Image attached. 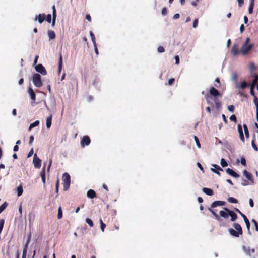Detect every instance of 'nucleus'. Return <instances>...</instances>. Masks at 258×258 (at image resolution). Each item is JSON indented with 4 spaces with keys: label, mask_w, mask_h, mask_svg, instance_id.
Wrapping results in <instances>:
<instances>
[{
    "label": "nucleus",
    "mask_w": 258,
    "mask_h": 258,
    "mask_svg": "<svg viewBox=\"0 0 258 258\" xmlns=\"http://www.w3.org/2000/svg\"><path fill=\"white\" fill-rule=\"evenodd\" d=\"M33 148H31V149L30 150V151H29L28 155H27V157L29 158V157H30L31 156H32V155L33 154Z\"/></svg>",
    "instance_id": "13d9d810"
},
{
    "label": "nucleus",
    "mask_w": 258,
    "mask_h": 258,
    "mask_svg": "<svg viewBox=\"0 0 258 258\" xmlns=\"http://www.w3.org/2000/svg\"><path fill=\"white\" fill-rule=\"evenodd\" d=\"M254 5V0H250V5L248 8V12L250 14H252L253 13V9Z\"/></svg>",
    "instance_id": "4be33fe9"
},
{
    "label": "nucleus",
    "mask_w": 258,
    "mask_h": 258,
    "mask_svg": "<svg viewBox=\"0 0 258 258\" xmlns=\"http://www.w3.org/2000/svg\"><path fill=\"white\" fill-rule=\"evenodd\" d=\"M51 18H52V16H51V14H48L47 16L46 15L45 19H46V20L47 21V22H48V23L51 22Z\"/></svg>",
    "instance_id": "c03bdc74"
},
{
    "label": "nucleus",
    "mask_w": 258,
    "mask_h": 258,
    "mask_svg": "<svg viewBox=\"0 0 258 258\" xmlns=\"http://www.w3.org/2000/svg\"><path fill=\"white\" fill-rule=\"evenodd\" d=\"M227 201L231 203H237L238 200L234 197H229Z\"/></svg>",
    "instance_id": "7c9ffc66"
},
{
    "label": "nucleus",
    "mask_w": 258,
    "mask_h": 258,
    "mask_svg": "<svg viewBox=\"0 0 258 258\" xmlns=\"http://www.w3.org/2000/svg\"><path fill=\"white\" fill-rule=\"evenodd\" d=\"M252 222L253 223V224H254V226L255 227V230L258 231V223L257 222H256V221L254 219H252Z\"/></svg>",
    "instance_id": "09e8293b"
},
{
    "label": "nucleus",
    "mask_w": 258,
    "mask_h": 258,
    "mask_svg": "<svg viewBox=\"0 0 258 258\" xmlns=\"http://www.w3.org/2000/svg\"><path fill=\"white\" fill-rule=\"evenodd\" d=\"M231 53L234 56L238 55L240 53V50H238V44H235L233 45L231 50Z\"/></svg>",
    "instance_id": "2eb2a0df"
},
{
    "label": "nucleus",
    "mask_w": 258,
    "mask_h": 258,
    "mask_svg": "<svg viewBox=\"0 0 258 258\" xmlns=\"http://www.w3.org/2000/svg\"><path fill=\"white\" fill-rule=\"evenodd\" d=\"M167 14V9L165 8V7H164L163 8H162V14L163 15V16H165Z\"/></svg>",
    "instance_id": "603ef678"
},
{
    "label": "nucleus",
    "mask_w": 258,
    "mask_h": 258,
    "mask_svg": "<svg viewBox=\"0 0 258 258\" xmlns=\"http://www.w3.org/2000/svg\"><path fill=\"white\" fill-rule=\"evenodd\" d=\"M198 24V19H196L194 20V23H193V27L195 28H196L197 27Z\"/></svg>",
    "instance_id": "4d7b16f0"
},
{
    "label": "nucleus",
    "mask_w": 258,
    "mask_h": 258,
    "mask_svg": "<svg viewBox=\"0 0 258 258\" xmlns=\"http://www.w3.org/2000/svg\"><path fill=\"white\" fill-rule=\"evenodd\" d=\"M230 120L232 121H234V122H236L237 121V118H236V116L234 115V114H233L230 117Z\"/></svg>",
    "instance_id": "37998d69"
},
{
    "label": "nucleus",
    "mask_w": 258,
    "mask_h": 258,
    "mask_svg": "<svg viewBox=\"0 0 258 258\" xmlns=\"http://www.w3.org/2000/svg\"><path fill=\"white\" fill-rule=\"evenodd\" d=\"M87 196L89 198L93 199L96 197V194L94 190L89 189L87 193Z\"/></svg>",
    "instance_id": "aec40b11"
},
{
    "label": "nucleus",
    "mask_w": 258,
    "mask_h": 258,
    "mask_svg": "<svg viewBox=\"0 0 258 258\" xmlns=\"http://www.w3.org/2000/svg\"><path fill=\"white\" fill-rule=\"evenodd\" d=\"M30 238H31V234H30L28 237V239L27 240V242L25 244V245L24 246L25 248H26V249H27L28 248V244L29 243V242H30Z\"/></svg>",
    "instance_id": "de8ad7c7"
},
{
    "label": "nucleus",
    "mask_w": 258,
    "mask_h": 258,
    "mask_svg": "<svg viewBox=\"0 0 258 258\" xmlns=\"http://www.w3.org/2000/svg\"><path fill=\"white\" fill-rule=\"evenodd\" d=\"M242 249L245 252V253L249 256H250L255 252L254 248H251L250 247L248 246H243Z\"/></svg>",
    "instance_id": "9d476101"
},
{
    "label": "nucleus",
    "mask_w": 258,
    "mask_h": 258,
    "mask_svg": "<svg viewBox=\"0 0 258 258\" xmlns=\"http://www.w3.org/2000/svg\"><path fill=\"white\" fill-rule=\"evenodd\" d=\"M194 139H195V142L196 143L197 147L199 148H201V144H200V141H199V140L198 138L196 136H194Z\"/></svg>",
    "instance_id": "4c0bfd02"
},
{
    "label": "nucleus",
    "mask_w": 258,
    "mask_h": 258,
    "mask_svg": "<svg viewBox=\"0 0 258 258\" xmlns=\"http://www.w3.org/2000/svg\"><path fill=\"white\" fill-rule=\"evenodd\" d=\"M226 172L227 174H229L230 175H231L235 178H238L239 177V174H238L237 173H236L235 171H234L233 170L231 169L230 168H227L226 170Z\"/></svg>",
    "instance_id": "f3484780"
},
{
    "label": "nucleus",
    "mask_w": 258,
    "mask_h": 258,
    "mask_svg": "<svg viewBox=\"0 0 258 258\" xmlns=\"http://www.w3.org/2000/svg\"><path fill=\"white\" fill-rule=\"evenodd\" d=\"M52 118V115H50V116L48 117L46 119V127L47 128H49L51 127Z\"/></svg>",
    "instance_id": "393cba45"
},
{
    "label": "nucleus",
    "mask_w": 258,
    "mask_h": 258,
    "mask_svg": "<svg viewBox=\"0 0 258 258\" xmlns=\"http://www.w3.org/2000/svg\"><path fill=\"white\" fill-rule=\"evenodd\" d=\"M5 223L4 219L0 220V233H1Z\"/></svg>",
    "instance_id": "79ce46f5"
},
{
    "label": "nucleus",
    "mask_w": 258,
    "mask_h": 258,
    "mask_svg": "<svg viewBox=\"0 0 258 258\" xmlns=\"http://www.w3.org/2000/svg\"><path fill=\"white\" fill-rule=\"evenodd\" d=\"M241 163L243 166L246 165V160H245V158L243 157L241 158Z\"/></svg>",
    "instance_id": "864d4df0"
},
{
    "label": "nucleus",
    "mask_w": 258,
    "mask_h": 258,
    "mask_svg": "<svg viewBox=\"0 0 258 258\" xmlns=\"http://www.w3.org/2000/svg\"><path fill=\"white\" fill-rule=\"evenodd\" d=\"M52 17H53V18H52V26L54 27V25H55V20H56V16H52Z\"/></svg>",
    "instance_id": "0e129e2a"
},
{
    "label": "nucleus",
    "mask_w": 258,
    "mask_h": 258,
    "mask_svg": "<svg viewBox=\"0 0 258 258\" xmlns=\"http://www.w3.org/2000/svg\"><path fill=\"white\" fill-rule=\"evenodd\" d=\"M35 69L37 72L40 73L43 75H46L47 74V71L45 68L41 64L36 66Z\"/></svg>",
    "instance_id": "6e6552de"
},
{
    "label": "nucleus",
    "mask_w": 258,
    "mask_h": 258,
    "mask_svg": "<svg viewBox=\"0 0 258 258\" xmlns=\"http://www.w3.org/2000/svg\"><path fill=\"white\" fill-rule=\"evenodd\" d=\"M210 95L213 96L214 97H217L221 96V93L214 87H212L210 88L209 93L206 94L205 96V98L207 101L209 103Z\"/></svg>",
    "instance_id": "7ed1b4c3"
},
{
    "label": "nucleus",
    "mask_w": 258,
    "mask_h": 258,
    "mask_svg": "<svg viewBox=\"0 0 258 258\" xmlns=\"http://www.w3.org/2000/svg\"><path fill=\"white\" fill-rule=\"evenodd\" d=\"M237 129H238V133L239 134V138L240 139V140L242 142L244 143L245 142V138H244V134L243 133V129H242V125L241 124H239L237 125Z\"/></svg>",
    "instance_id": "9b49d317"
},
{
    "label": "nucleus",
    "mask_w": 258,
    "mask_h": 258,
    "mask_svg": "<svg viewBox=\"0 0 258 258\" xmlns=\"http://www.w3.org/2000/svg\"><path fill=\"white\" fill-rule=\"evenodd\" d=\"M28 93L30 95V96L31 98V99L35 101V100H36V95H35V92H34L33 90L32 89V88L31 87H29L28 88Z\"/></svg>",
    "instance_id": "6ab92c4d"
},
{
    "label": "nucleus",
    "mask_w": 258,
    "mask_h": 258,
    "mask_svg": "<svg viewBox=\"0 0 258 258\" xmlns=\"http://www.w3.org/2000/svg\"><path fill=\"white\" fill-rule=\"evenodd\" d=\"M90 35L91 36V40L93 43V45H95V44H96L95 37L94 34H93V33L92 31L90 32Z\"/></svg>",
    "instance_id": "2f4dec72"
},
{
    "label": "nucleus",
    "mask_w": 258,
    "mask_h": 258,
    "mask_svg": "<svg viewBox=\"0 0 258 258\" xmlns=\"http://www.w3.org/2000/svg\"><path fill=\"white\" fill-rule=\"evenodd\" d=\"M86 222L88 224V225L91 227H92L94 225L93 222L92 221V220L89 218H87L85 220Z\"/></svg>",
    "instance_id": "72a5a7b5"
},
{
    "label": "nucleus",
    "mask_w": 258,
    "mask_h": 258,
    "mask_svg": "<svg viewBox=\"0 0 258 258\" xmlns=\"http://www.w3.org/2000/svg\"><path fill=\"white\" fill-rule=\"evenodd\" d=\"M39 121L36 120L33 123H32L30 124L29 127L28 128L29 131H30L32 128H33L34 127H36L38 126L39 124Z\"/></svg>",
    "instance_id": "c85d7f7f"
},
{
    "label": "nucleus",
    "mask_w": 258,
    "mask_h": 258,
    "mask_svg": "<svg viewBox=\"0 0 258 258\" xmlns=\"http://www.w3.org/2000/svg\"><path fill=\"white\" fill-rule=\"evenodd\" d=\"M62 181L63 190L64 191H67L69 189L71 184V177L68 173H65L62 175Z\"/></svg>",
    "instance_id": "20e7f679"
},
{
    "label": "nucleus",
    "mask_w": 258,
    "mask_h": 258,
    "mask_svg": "<svg viewBox=\"0 0 258 258\" xmlns=\"http://www.w3.org/2000/svg\"><path fill=\"white\" fill-rule=\"evenodd\" d=\"M100 228L101 230L104 232V228L106 227V225L103 223L102 220L101 219H100Z\"/></svg>",
    "instance_id": "e433bc0d"
},
{
    "label": "nucleus",
    "mask_w": 258,
    "mask_h": 258,
    "mask_svg": "<svg viewBox=\"0 0 258 258\" xmlns=\"http://www.w3.org/2000/svg\"><path fill=\"white\" fill-rule=\"evenodd\" d=\"M59 185V180L57 178L56 182V184H55V191L56 193H58V192Z\"/></svg>",
    "instance_id": "a19ab883"
},
{
    "label": "nucleus",
    "mask_w": 258,
    "mask_h": 258,
    "mask_svg": "<svg viewBox=\"0 0 258 258\" xmlns=\"http://www.w3.org/2000/svg\"><path fill=\"white\" fill-rule=\"evenodd\" d=\"M248 86V84L245 81H243L241 82L240 84V87L241 88H245Z\"/></svg>",
    "instance_id": "ea45409f"
},
{
    "label": "nucleus",
    "mask_w": 258,
    "mask_h": 258,
    "mask_svg": "<svg viewBox=\"0 0 258 258\" xmlns=\"http://www.w3.org/2000/svg\"><path fill=\"white\" fill-rule=\"evenodd\" d=\"M255 141H256L255 136V135H254L253 139L251 141V145H252V148L255 151H258V147L255 144Z\"/></svg>",
    "instance_id": "a878e982"
},
{
    "label": "nucleus",
    "mask_w": 258,
    "mask_h": 258,
    "mask_svg": "<svg viewBox=\"0 0 258 258\" xmlns=\"http://www.w3.org/2000/svg\"><path fill=\"white\" fill-rule=\"evenodd\" d=\"M215 82L218 84L219 85H217V84H215V86L216 87H219L220 86V79L218 78H217L216 79H215Z\"/></svg>",
    "instance_id": "5fc2aeb1"
},
{
    "label": "nucleus",
    "mask_w": 258,
    "mask_h": 258,
    "mask_svg": "<svg viewBox=\"0 0 258 258\" xmlns=\"http://www.w3.org/2000/svg\"><path fill=\"white\" fill-rule=\"evenodd\" d=\"M223 209L224 210H221L219 212V216L212 209L211 207L208 208L209 211L214 216L215 219L218 221H221L222 220L220 217H222L224 219H227L229 216H230L231 221L234 222L236 220L237 215L233 211H232L226 207L223 208Z\"/></svg>",
    "instance_id": "f257e3e1"
},
{
    "label": "nucleus",
    "mask_w": 258,
    "mask_h": 258,
    "mask_svg": "<svg viewBox=\"0 0 258 258\" xmlns=\"http://www.w3.org/2000/svg\"><path fill=\"white\" fill-rule=\"evenodd\" d=\"M175 81V79L174 78H170L168 80V85H172Z\"/></svg>",
    "instance_id": "6e6d98bb"
},
{
    "label": "nucleus",
    "mask_w": 258,
    "mask_h": 258,
    "mask_svg": "<svg viewBox=\"0 0 258 258\" xmlns=\"http://www.w3.org/2000/svg\"><path fill=\"white\" fill-rule=\"evenodd\" d=\"M48 35L49 40L54 39L55 38V32L52 30H49L48 31Z\"/></svg>",
    "instance_id": "bb28decb"
},
{
    "label": "nucleus",
    "mask_w": 258,
    "mask_h": 258,
    "mask_svg": "<svg viewBox=\"0 0 258 258\" xmlns=\"http://www.w3.org/2000/svg\"><path fill=\"white\" fill-rule=\"evenodd\" d=\"M233 227L235 230L232 228H229L228 231L230 234L235 237H239L240 235H242L243 231L241 225L237 223H234L233 224Z\"/></svg>",
    "instance_id": "f03ea898"
},
{
    "label": "nucleus",
    "mask_w": 258,
    "mask_h": 258,
    "mask_svg": "<svg viewBox=\"0 0 258 258\" xmlns=\"http://www.w3.org/2000/svg\"><path fill=\"white\" fill-rule=\"evenodd\" d=\"M86 19L89 22L91 21V17L89 14H87L86 15Z\"/></svg>",
    "instance_id": "774afa93"
},
{
    "label": "nucleus",
    "mask_w": 258,
    "mask_h": 258,
    "mask_svg": "<svg viewBox=\"0 0 258 258\" xmlns=\"http://www.w3.org/2000/svg\"><path fill=\"white\" fill-rule=\"evenodd\" d=\"M34 141V137L33 136L31 135L29 137V143L30 145H31Z\"/></svg>",
    "instance_id": "bf43d9fd"
},
{
    "label": "nucleus",
    "mask_w": 258,
    "mask_h": 258,
    "mask_svg": "<svg viewBox=\"0 0 258 258\" xmlns=\"http://www.w3.org/2000/svg\"><path fill=\"white\" fill-rule=\"evenodd\" d=\"M237 1L239 7H241L244 4V0H237Z\"/></svg>",
    "instance_id": "680f3d73"
},
{
    "label": "nucleus",
    "mask_w": 258,
    "mask_h": 258,
    "mask_svg": "<svg viewBox=\"0 0 258 258\" xmlns=\"http://www.w3.org/2000/svg\"><path fill=\"white\" fill-rule=\"evenodd\" d=\"M165 51V49L163 46H160L158 47V52L159 53H162Z\"/></svg>",
    "instance_id": "a18cd8bd"
},
{
    "label": "nucleus",
    "mask_w": 258,
    "mask_h": 258,
    "mask_svg": "<svg viewBox=\"0 0 258 258\" xmlns=\"http://www.w3.org/2000/svg\"><path fill=\"white\" fill-rule=\"evenodd\" d=\"M175 64H178L179 63V57H178V56H177V55L175 56Z\"/></svg>",
    "instance_id": "69168bd1"
},
{
    "label": "nucleus",
    "mask_w": 258,
    "mask_h": 258,
    "mask_svg": "<svg viewBox=\"0 0 258 258\" xmlns=\"http://www.w3.org/2000/svg\"><path fill=\"white\" fill-rule=\"evenodd\" d=\"M254 87H251H251H250V94H251L252 96H253V97H254V96H255V93H254Z\"/></svg>",
    "instance_id": "3c124183"
},
{
    "label": "nucleus",
    "mask_w": 258,
    "mask_h": 258,
    "mask_svg": "<svg viewBox=\"0 0 258 258\" xmlns=\"http://www.w3.org/2000/svg\"><path fill=\"white\" fill-rule=\"evenodd\" d=\"M226 204V202L223 201H216L213 202L211 205V207L212 208H215L217 206H224Z\"/></svg>",
    "instance_id": "f8f14e48"
},
{
    "label": "nucleus",
    "mask_w": 258,
    "mask_h": 258,
    "mask_svg": "<svg viewBox=\"0 0 258 258\" xmlns=\"http://www.w3.org/2000/svg\"><path fill=\"white\" fill-rule=\"evenodd\" d=\"M17 192L18 197L21 196L23 192L22 184H21L16 189Z\"/></svg>",
    "instance_id": "5701e85b"
},
{
    "label": "nucleus",
    "mask_w": 258,
    "mask_h": 258,
    "mask_svg": "<svg viewBox=\"0 0 258 258\" xmlns=\"http://www.w3.org/2000/svg\"><path fill=\"white\" fill-rule=\"evenodd\" d=\"M253 102L256 106V111H258V98L256 96L254 97Z\"/></svg>",
    "instance_id": "58836bf2"
},
{
    "label": "nucleus",
    "mask_w": 258,
    "mask_h": 258,
    "mask_svg": "<svg viewBox=\"0 0 258 258\" xmlns=\"http://www.w3.org/2000/svg\"><path fill=\"white\" fill-rule=\"evenodd\" d=\"M52 16H57L56 15V10L55 9V6L53 5L52 7Z\"/></svg>",
    "instance_id": "49530a36"
},
{
    "label": "nucleus",
    "mask_w": 258,
    "mask_h": 258,
    "mask_svg": "<svg viewBox=\"0 0 258 258\" xmlns=\"http://www.w3.org/2000/svg\"><path fill=\"white\" fill-rule=\"evenodd\" d=\"M63 65V61H62V56L61 53L59 54V62H58V74L59 75L61 72V70L62 68Z\"/></svg>",
    "instance_id": "dca6fc26"
},
{
    "label": "nucleus",
    "mask_w": 258,
    "mask_h": 258,
    "mask_svg": "<svg viewBox=\"0 0 258 258\" xmlns=\"http://www.w3.org/2000/svg\"><path fill=\"white\" fill-rule=\"evenodd\" d=\"M234 210L237 213H239L241 215V217H242V215L244 214L238 208H235Z\"/></svg>",
    "instance_id": "338daca9"
},
{
    "label": "nucleus",
    "mask_w": 258,
    "mask_h": 258,
    "mask_svg": "<svg viewBox=\"0 0 258 258\" xmlns=\"http://www.w3.org/2000/svg\"><path fill=\"white\" fill-rule=\"evenodd\" d=\"M46 18V14L44 13L39 14L34 19L35 21L38 20L39 23H42Z\"/></svg>",
    "instance_id": "4468645a"
},
{
    "label": "nucleus",
    "mask_w": 258,
    "mask_h": 258,
    "mask_svg": "<svg viewBox=\"0 0 258 258\" xmlns=\"http://www.w3.org/2000/svg\"><path fill=\"white\" fill-rule=\"evenodd\" d=\"M242 218H243V219L244 220V222L245 223V224H246V227H247L248 230L249 231L250 224V222H249L248 219H247V218L246 217V216L245 215H242Z\"/></svg>",
    "instance_id": "b1692460"
},
{
    "label": "nucleus",
    "mask_w": 258,
    "mask_h": 258,
    "mask_svg": "<svg viewBox=\"0 0 258 258\" xmlns=\"http://www.w3.org/2000/svg\"><path fill=\"white\" fill-rule=\"evenodd\" d=\"M202 191L204 194L208 196H212L214 194L213 190L210 188L204 187L202 189Z\"/></svg>",
    "instance_id": "412c9836"
},
{
    "label": "nucleus",
    "mask_w": 258,
    "mask_h": 258,
    "mask_svg": "<svg viewBox=\"0 0 258 258\" xmlns=\"http://www.w3.org/2000/svg\"><path fill=\"white\" fill-rule=\"evenodd\" d=\"M249 205L251 207H253L254 206V202H253V200L250 198L249 200Z\"/></svg>",
    "instance_id": "052dcab7"
},
{
    "label": "nucleus",
    "mask_w": 258,
    "mask_h": 258,
    "mask_svg": "<svg viewBox=\"0 0 258 258\" xmlns=\"http://www.w3.org/2000/svg\"><path fill=\"white\" fill-rule=\"evenodd\" d=\"M62 217V210L61 207L58 208V214H57V219H60Z\"/></svg>",
    "instance_id": "c756f323"
},
{
    "label": "nucleus",
    "mask_w": 258,
    "mask_h": 258,
    "mask_svg": "<svg viewBox=\"0 0 258 258\" xmlns=\"http://www.w3.org/2000/svg\"><path fill=\"white\" fill-rule=\"evenodd\" d=\"M91 142L90 138L88 136H85L83 137L81 141V145L82 147L84 146H88L90 144Z\"/></svg>",
    "instance_id": "1a4fd4ad"
},
{
    "label": "nucleus",
    "mask_w": 258,
    "mask_h": 258,
    "mask_svg": "<svg viewBox=\"0 0 258 258\" xmlns=\"http://www.w3.org/2000/svg\"><path fill=\"white\" fill-rule=\"evenodd\" d=\"M243 173L245 177L248 179L252 184H253L254 181L252 174L246 170H244Z\"/></svg>",
    "instance_id": "ddd939ff"
},
{
    "label": "nucleus",
    "mask_w": 258,
    "mask_h": 258,
    "mask_svg": "<svg viewBox=\"0 0 258 258\" xmlns=\"http://www.w3.org/2000/svg\"><path fill=\"white\" fill-rule=\"evenodd\" d=\"M228 109L229 111L233 112L234 111V106L232 105L228 106Z\"/></svg>",
    "instance_id": "8fccbe9b"
},
{
    "label": "nucleus",
    "mask_w": 258,
    "mask_h": 258,
    "mask_svg": "<svg viewBox=\"0 0 258 258\" xmlns=\"http://www.w3.org/2000/svg\"><path fill=\"white\" fill-rule=\"evenodd\" d=\"M221 165L223 167H225L228 166V164L227 162L225 161V160L224 158H222L221 160Z\"/></svg>",
    "instance_id": "c9c22d12"
},
{
    "label": "nucleus",
    "mask_w": 258,
    "mask_h": 258,
    "mask_svg": "<svg viewBox=\"0 0 258 258\" xmlns=\"http://www.w3.org/2000/svg\"><path fill=\"white\" fill-rule=\"evenodd\" d=\"M33 162L35 168L39 169L41 167V160L37 156L36 154L33 157Z\"/></svg>",
    "instance_id": "0eeeda50"
},
{
    "label": "nucleus",
    "mask_w": 258,
    "mask_h": 258,
    "mask_svg": "<svg viewBox=\"0 0 258 258\" xmlns=\"http://www.w3.org/2000/svg\"><path fill=\"white\" fill-rule=\"evenodd\" d=\"M32 81L34 85L37 87H41L43 84L40 74L36 73L33 75Z\"/></svg>",
    "instance_id": "39448f33"
},
{
    "label": "nucleus",
    "mask_w": 258,
    "mask_h": 258,
    "mask_svg": "<svg viewBox=\"0 0 258 258\" xmlns=\"http://www.w3.org/2000/svg\"><path fill=\"white\" fill-rule=\"evenodd\" d=\"M243 128H244V131L245 137L247 139L249 138V131H248V127H247L246 124H244L243 125Z\"/></svg>",
    "instance_id": "cd10ccee"
},
{
    "label": "nucleus",
    "mask_w": 258,
    "mask_h": 258,
    "mask_svg": "<svg viewBox=\"0 0 258 258\" xmlns=\"http://www.w3.org/2000/svg\"><path fill=\"white\" fill-rule=\"evenodd\" d=\"M258 82V76L257 75H255L254 77V78L252 81V83L251 84V87H254L256 84Z\"/></svg>",
    "instance_id": "473e14b6"
},
{
    "label": "nucleus",
    "mask_w": 258,
    "mask_h": 258,
    "mask_svg": "<svg viewBox=\"0 0 258 258\" xmlns=\"http://www.w3.org/2000/svg\"><path fill=\"white\" fill-rule=\"evenodd\" d=\"M40 176L42 179V181L43 183L44 184L46 182V178H45V165H44L43 168L40 173Z\"/></svg>",
    "instance_id": "a211bd4d"
},
{
    "label": "nucleus",
    "mask_w": 258,
    "mask_h": 258,
    "mask_svg": "<svg viewBox=\"0 0 258 258\" xmlns=\"http://www.w3.org/2000/svg\"><path fill=\"white\" fill-rule=\"evenodd\" d=\"M252 47V44H250L249 45L243 44L240 49V53L243 56L246 55L251 50Z\"/></svg>",
    "instance_id": "423d86ee"
},
{
    "label": "nucleus",
    "mask_w": 258,
    "mask_h": 258,
    "mask_svg": "<svg viewBox=\"0 0 258 258\" xmlns=\"http://www.w3.org/2000/svg\"><path fill=\"white\" fill-rule=\"evenodd\" d=\"M213 167H214L217 170L223 171V169L218 165L214 164L213 165Z\"/></svg>",
    "instance_id": "e2e57ef3"
},
{
    "label": "nucleus",
    "mask_w": 258,
    "mask_h": 258,
    "mask_svg": "<svg viewBox=\"0 0 258 258\" xmlns=\"http://www.w3.org/2000/svg\"><path fill=\"white\" fill-rule=\"evenodd\" d=\"M8 204L6 202H5L1 206H0V212H2L7 206Z\"/></svg>",
    "instance_id": "f704fd0d"
}]
</instances>
